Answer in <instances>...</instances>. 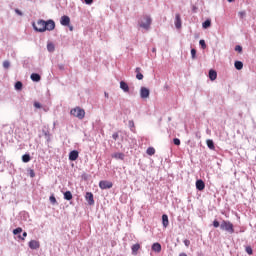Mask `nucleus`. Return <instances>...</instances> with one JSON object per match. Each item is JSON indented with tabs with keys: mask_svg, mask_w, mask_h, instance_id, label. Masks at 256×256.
Returning a JSON list of instances; mask_svg holds the SVG:
<instances>
[{
	"mask_svg": "<svg viewBox=\"0 0 256 256\" xmlns=\"http://www.w3.org/2000/svg\"><path fill=\"white\" fill-rule=\"evenodd\" d=\"M25 237H27V232H23L22 236L19 235L18 239H21L22 241H25Z\"/></svg>",
	"mask_w": 256,
	"mask_h": 256,
	"instance_id": "33",
	"label": "nucleus"
},
{
	"mask_svg": "<svg viewBox=\"0 0 256 256\" xmlns=\"http://www.w3.org/2000/svg\"><path fill=\"white\" fill-rule=\"evenodd\" d=\"M129 126H130V127H135V122H133L132 120L129 121Z\"/></svg>",
	"mask_w": 256,
	"mask_h": 256,
	"instance_id": "45",
	"label": "nucleus"
},
{
	"mask_svg": "<svg viewBox=\"0 0 256 256\" xmlns=\"http://www.w3.org/2000/svg\"><path fill=\"white\" fill-rule=\"evenodd\" d=\"M202 26L203 29H209V27H211V20H206L205 22H203Z\"/></svg>",
	"mask_w": 256,
	"mask_h": 256,
	"instance_id": "24",
	"label": "nucleus"
},
{
	"mask_svg": "<svg viewBox=\"0 0 256 256\" xmlns=\"http://www.w3.org/2000/svg\"><path fill=\"white\" fill-rule=\"evenodd\" d=\"M50 203H57V199L55 198V196H50Z\"/></svg>",
	"mask_w": 256,
	"mask_h": 256,
	"instance_id": "39",
	"label": "nucleus"
},
{
	"mask_svg": "<svg viewBox=\"0 0 256 256\" xmlns=\"http://www.w3.org/2000/svg\"><path fill=\"white\" fill-rule=\"evenodd\" d=\"M21 233H23V228H21V227H18V228L13 230L14 235H19Z\"/></svg>",
	"mask_w": 256,
	"mask_h": 256,
	"instance_id": "27",
	"label": "nucleus"
},
{
	"mask_svg": "<svg viewBox=\"0 0 256 256\" xmlns=\"http://www.w3.org/2000/svg\"><path fill=\"white\" fill-rule=\"evenodd\" d=\"M53 29H55V21H45V31H53Z\"/></svg>",
	"mask_w": 256,
	"mask_h": 256,
	"instance_id": "7",
	"label": "nucleus"
},
{
	"mask_svg": "<svg viewBox=\"0 0 256 256\" xmlns=\"http://www.w3.org/2000/svg\"><path fill=\"white\" fill-rule=\"evenodd\" d=\"M173 143L174 145H181V140H179V138H174Z\"/></svg>",
	"mask_w": 256,
	"mask_h": 256,
	"instance_id": "34",
	"label": "nucleus"
},
{
	"mask_svg": "<svg viewBox=\"0 0 256 256\" xmlns=\"http://www.w3.org/2000/svg\"><path fill=\"white\" fill-rule=\"evenodd\" d=\"M70 31H73V26H70Z\"/></svg>",
	"mask_w": 256,
	"mask_h": 256,
	"instance_id": "50",
	"label": "nucleus"
},
{
	"mask_svg": "<svg viewBox=\"0 0 256 256\" xmlns=\"http://www.w3.org/2000/svg\"><path fill=\"white\" fill-rule=\"evenodd\" d=\"M114 159H120L121 161H123V159L125 158V154L123 153H115L113 154Z\"/></svg>",
	"mask_w": 256,
	"mask_h": 256,
	"instance_id": "23",
	"label": "nucleus"
},
{
	"mask_svg": "<svg viewBox=\"0 0 256 256\" xmlns=\"http://www.w3.org/2000/svg\"><path fill=\"white\" fill-rule=\"evenodd\" d=\"M31 79H32V81L39 82V81H41V76L37 73H33V74H31Z\"/></svg>",
	"mask_w": 256,
	"mask_h": 256,
	"instance_id": "21",
	"label": "nucleus"
},
{
	"mask_svg": "<svg viewBox=\"0 0 256 256\" xmlns=\"http://www.w3.org/2000/svg\"><path fill=\"white\" fill-rule=\"evenodd\" d=\"M136 79H138V81H142L143 79V74L141 73V68L140 67H137L136 68Z\"/></svg>",
	"mask_w": 256,
	"mask_h": 256,
	"instance_id": "18",
	"label": "nucleus"
},
{
	"mask_svg": "<svg viewBox=\"0 0 256 256\" xmlns=\"http://www.w3.org/2000/svg\"><path fill=\"white\" fill-rule=\"evenodd\" d=\"M64 199H65L66 201H71V199H73V194L71 193V191H66V192L64 193Z\"/></svg>",
	"mask_w": 256,
	"mask_h": 256,
	"instance_id": "20",
	"label": "nucleus"
},
{
	"mask_svg": "<svg viewBox=\"0 0 256 256\" xmlns=\"http://www.w3.org/2000/svg\"><path fill=\"white\" fill-rule=\"evenodd\" d=\"M78 158H79V152L77 150H73L69 153L70 161H77Z\"/></svg>",
	"mask_w": 256,
	"mask_h": 256,
	"instance_id": "10",
	"label": "nucleus"
},
{
	"mask_svg": "<svg viewBox=\"0 0 256 256\" xmlns=\"http://www.w3.org/2000/svg\"><path fill=\"white\" fill-rule=\"evenodd\" d=\"M149 95H151V91L147 87H141L140 89L141 99H149Z\"/></svg>",
	"mask_w": 256,
	"mask_h": 256,
	"instance_id": "4",
	"label": "nucleus"
},
{
	"mask_svg": "<svg viewBox=\"0 0 256 256\" xmlns=\"http://www.w3.org/2000/svg\"><path fill=\"white\" fill-rule=\"evenodd\" d=\"M112 137H113V139H114L115 141H117V139H119V134H118V133H114V134L112 135Z\"/></svg>",
	"mask_w": 256,
	"mask_h": 256,
	"instance_id": "42",
	"label": "nucleus"
},
{
	"mask_svg": "<svg viewBox=\"0 0 256 256\" xmlns=\"http://www.w3.org/2000/svg\"><path fill=\"white\" fill-rule=\"evenodd\" d=\"M132 255H137V251H139V249H141V245L140 244H134L132 247Z\"/></svg>",
	"mask_w": 256,
	"mask_h": 256,
	"instance_id": "19",
	"label": "nucleus"
},
{
	"mask_svg": "<svg viewBox=\"0 0 256 256\" xmlns=\"http://www.w3.org/2000/svg\"><path fill=\"white\" fill-rule=\"evenodd\" d=\"M30 177H35V172L33 170H30Z\"/></svg>",
	"mask_w": 256,
	"mask_h": 256,
	"instance_id": "46",
	"label": "nucleus"
},
{
	"mask_svg": "<svg viewBox=\"0 0 256 256\" xmlns=\"http://www.w3.org/2000/svg\"><path fill=\"white\" fill-rule=\"evenodd\" d=\"M246 253H248V255H253V249L251 247H247Z\"/></svg>",
	"mask_w": 256,
	"mask_h": 256,
	"instance_id": "37",
	"label": "nucleus"
},
{
	"mask_svg": "<svg viewBox=\"0 0 256 256\" xmlns=\"http://www.w3.org/2000/svg\"><path fill=\"white\" fill-rule=\"evenodd\" d=\"M228 1V3H233V1H235V0H227Z\"/></svg>",
	"mask_w": 256,
	"mask_h": 256,
	"instance_id": "48",
	"label": "nucleus"
},
{
	"mask_svg": "<svg viewBox=\"0 0 256 256\" xmlns=\"http://www.w3.org/2000/svg\"><path fill=\"white\" fill-rule=\"evenodd\" d=\"M219 221H217V220H214L213 221V226L215 227V228H217V227H219Z\"/></svg>",
	"mask_w": 256,
	"mask_h": 256,
	"instance_id": "43",
	"label": "nucleus"
},
{
	"mask_svg": "<svg viewBox=\"0 0 256 256\" xmlns=\"http://www.w3.org/2000/svg\"><path fill=\"white\" fill-rule=\"evenodd\" d=\"M99 187L100 189H111L113 187V182L107 181V180H102L99 182Z\"/></svg>",
	"mask_w": 256,
	"mask_h": 256,
	"instance_id": "5",
	"label": "nucleus"
},
{
	"mask_svg": "<svg viewBox=\"0 0 256 256\" xmlns=\"http://www.w3.org/2000/svg\"><path fill=\"white\" fill-rule=\"evenodd\" d=\"M15 12H16L18 15H23V13H22L19 9H16Z\"/></svg>",
	"mask_w": 256,
	"mask_h": 256,
	"instance_id": "47",
	"label": "nucleus"
},
{
	"mask_svg": "<svg viewBox=\"0 0 256 256\" xmlns=\"http://www.w3.org/2000/svg\"><path fill=\"white\" fill-rule=\"evenodd\" d=\"M10 66H11V63H9V61L6 60L3 62L4 69H9Z\"/></svg>",
	"mask_w": 256,
	"mask_h": 256,
	"instance_id": "32",
	"label": "nucleus"
},
{
	"mask_svg": "<svg viewBox=\"0 0 256 256\" xmlns=\"http://www.w3.org/2000/svg\"><path fill=\"white\" fill-rule=\"evenodd\" d=\"M153 52H155V48H153Z\"/></svg>",
	"mask_w": 256,
	"mask_h": 256,
	"instance_id": "51",
	"label": "nucleus"
},
{
	"mask_svg": "<svg viewBox=\"0 0 256 256\" xmlns=\"http://www.w3.org/2000/svg\"><path fill=\"white\" fill-rule=\"evenodd\" d=\"M35 31L45 33V20H38L37 24H33Z\"/></svg>",
	"mask_w": 256,
	"mask_h": 256,
	"instance_id": "3",
	"label": "nucleus"
},
{
	"mask_svg": "<svg viewBox=\"0 0 256 256\" xmlns=\"http://www.w3.org/2000/svg\"><path fill=\"white\" fill-rule=\"evenodd\" d=\"M31 160V156L29 154H24L22 156V161H30Z\"/></svg>",
	"mask_w": 256,
	"mask_h": 256,
	"instance_id": "30",
	"label": "nucleus"
},
{
	"mask_svg": "<svg viewBox=\"0 0 256 256\" xmlns=\"http://www.w3.org/2000/svg\"><path fill=\"white\" fill-rule=\"evenodd\" d=\"M199 45L202 47V49H207V44L205 43V40H200Z\"/></svg>",
	"mask_w": 256,
	"mask_h": 256,
	"instance_id": "31",
	"label": "nucleus"
},
{
	"mask_svg": "<svg viewBox=\"0 0 256 256\" xmlns=\"http://www.w3.org/2000/svg\"><path fill=\"white\" fill-rule=\"evenodd\" d=\"M162 225L165 227V229L166 227H169V216H167V214L162 216Z\"/></svg>",
	"mask_w": 256,
	"mask_h": 256,
	"instance_id": "14",
	"label": "nucleus"
},
{
	"mask_svg": "<svg viewBox=\"0 0 256 256\" xmlns=\"http://www.w3.org/2000/svg\"><path fill=\"white\" fill-rule=\"evenodd\" d=\"M86 5H91L93 3V0H84Z\"/></svg>",
	"mask_w": 256,
	"mask_h": 256,
	"instance_id": "44",
	"label": "nucleus"
},
{
	"mask_svg": "<svg viewBox=\"0 0 256 256\" xmlns=\"http://www.w3.org/2000/svg\"><path fill=\"white\" fill-rule=\"evenodd\" d=\"M152 251H155V253H161V244L160 243H154L152 245Z\"/></svg>",
	"mask_w": 256,
	"mask_h": 256,
	"instance_id": "16",
	"label": "nucleus"
},
{
	"mask_svg": "<svg viewBox=\"0 0 256 256\" xmlns=\"http://www.w3.org/2000/svg\"><path fill=\"white\" fill-rule=\"evenodd\" d=\"M207 146L209 149H215V144L213 143V140H207Z\"/></svg>",
	"mask_w": 256,
	"mask_h": 256,
	"instance_id": "28",
	"label": "nucleus"
},
{
	"mask_svg": "<svg viewBox=\"0 0 256 256\" xmlns=\"http://www.w3.org/2000/svg\"><path fill=\"white\" fill-rule=\"evenodd\" d=\"M15 89H17V91H21V89H23V83L21 81L16 82Z\"/></svg>",
	"mask_w": 256,
	"mask_h": 256,
	"instance_id": "26",
	"label": "nucleus"
},
{
	"mask_svg": "<svg viewBox=\"0 0 256 256\" xmlns=\"http://www.w3.org/2000/svg\"><path fill=\"white\" fill-rule=\"evenodd\" d=\"M240 19H243L245 17V15H247V13L245 11H241L238 13Z\"/></svg>",
	"mask_w": 256,
	"mask_h": 256,
	"instance_id": "35",
	"label": "nucleus"
},
{
	"mask_svg": "<svg viewBox=\"0 0 256 256\" xmlns=\"http://www.w3.org/2000/svg\"><path fill=\"white\" fill-rule=\"evenodd\" d=\"M175 27H176V29H181V15L180 14H176Z\"/></svg>",
	"mask_w": 256,
	"mask_h": 256,
	"instance_id": "13",
	"label": "nucleus"
},
{
	"mask_svg": "<svg viewBox=\"0 0 256 256\" xmlns=\"http://www.w3.org/2000/svg\"><path fill=\"white\" fill-rule=\"evenodd\" d=\"M146 153L147 155H153L155 153V148L153 147H149L147 150H146Z\"/></svg>",
	"mask_w": 256,
	"mask_h": 256,
	"instance_id": "29",
	"label": "nucleus"
},
{
	"mask_svg": "<svg viewBox=\"0 0 256 256\" xmlns=\"http://www.w3.org/2000/svg\"><path fill=\"white\" fill-rule=\"evenodd\" d=\"M196 55H197V50L192 49V50H191L192 59H195Z\"/></svg>",
	"mask_w": 256,
	"mask_h": 256,
	"instance_id": "36",
	"label": "nucleus"
},
{
	"mask_svg": "<svg viewBox=\"0 0 256 256\" xmlns=\"http://www.w3.org/2000/svg\"><path fill=\"white\" fill-rule=\"evenodd\" d=\"M234 67H235V69H237L238 71H241V69H243V62H241V61H236V62L234 63Z\"/></svg>",
	"mask_w": 256,
	"mask_h": 256,
	"instance_id": "22",
	"label": "nucleus"
},
{
	"mask_svg": "<svg viewBox=\"0 0 256 256\" xmlns=\"http://www.w3.org/2000/svg\"><path fill=\"white\" fill-rule=\"evenodd\" d=\"M144 21L145 22H142L140 24V27H142L143 29H149V27H151V17L145 16Z\"/></svg>",
	"mask_w": 256,
	"mask_h": 256,
	"instance_id": "6",
	"label": "nucleus"
},
{
	"mask_svg": "<svg viewBox=\"0 0 256 256\" xmlns=\"http://www.w3.org/2000/svg\"><path fill=\"white\" fill-rule=\"evenodd\" d=\"M120 89H123L125 93H129V85L125 81L120 82Z\"/></svg>",
	"mask_w": 256,
	"mask_h": 256,
	"instance_id": "15",
	"label": "nucleus"
},
{
	"mask_svg": "<svg viewBox=\"0 0 256 256\" xmlns=\"http://www.w3.org/2000/svg\"><path fill=\"white\" fill-rule=\"evenodd\" d=\"M235 51H238V53H241V52L243 51V47L237 45V46L235 47Z\"/></svg>",
	"mask_w": 256,
	"mask_h": 256,
	"instance_id": "38",
	"label": "nucleus"
},
{
	"mask_svg": "<svg viewBox=\"0 0 256 256\" xmlns=\"http://www.w3.org/2000/svg\"><path fill=\"white\" fill-rule=\"evenodd\" d=\"M196 189H198V191H203V189H205V182H203V180H197Z\"/></svg>",
	"mask_w": 256,
	"mask_h": 256,
	"instance_id": "12",
	"label": "nucleus"
},
{
	"mask_svg": "<svg viewBox=\"0 0 256 256\" xmlns=\"http://www.w3.org/2000/svg\"><path fill=\"white\" fill-rule=\"evenodd\" d=\"M220 229H222V231H227V233H230V234L235 233V228L233 227V223L227 220H223L221 222Z\"/></svg>",
	"mask_w": 256,
	"mask_h": 256,
	"instance_id": "1",
	"label": "nucleus"
},
{
	"mask_svg": "<svg viewBox=\"0 0 256 256\" xmlns=\"http://www.w3.org/2000/svg\"><path fill=\"white\" fill-rule=\"evenodd\" d=\"M105 97L109 98V94H108V93H105Z\"/></svg>",
	"mask_w": 256,
	"mask_h": 256,
	"instance_id": "49",
	"label": "nucleus"
},
{
	"mask_svg": "<svg viewBox=\"0 0 256 256\" xmlns=\"http://www.w3.org/2000/svg\"><path fill=\"white\" fill-rule=\"evenodd\" d=\"M184 245H185L186 247H189V245H191V241L185 239V240H184Z\"/></svg>",
	"mask_w": 256,
	"mask_h": 256,
	"instance_id": "41",
	"label": "nucleus"
},
{
	"mask_svg": "<svg viewBox=\"0 0 256 256\" xmlns=\"http://www.w3.org/2000/svg\"><path fill=\"white\" fill-rule=\"evenodd\" d=\"M34 107H35L36 109H41V103H39V102H34Z\"/></svg>",
	"mask_w": 256,
	"mask_h": 256,
	"instance_id": "40",
	"label": "nucleus"
},
{
	"mask_svg": "<svg viewBox=\"0 0 256 256\" xmlns=\"http://www.w3.org/2000/svg\"><path fill=\"white\" fill-rule=\"evenodd\" d=\"M47 50H48L50 53H53V51H55V45H53V43L47 44Z\"/></svg>",
	"mask_w": 256,
	"mask_h": 256,
	"instance_id": "25",
	"label": "nucleus"
},
{
	"mask_svg": "<svg viewBox=\"0 0 256 256\" xmlns=\"http://www.w3.org/2000/svg\"><path fill=\"white\" fill-rule=\"evenodd\" d=\"M70 115L76 117L77 119H85V110L81 107H75L71 109Z\"/></svg>",
	"mask_w": 256,
	"mask_h": 256,
	"instance_id": "2",
	"label": "nucleus"
},
{
	"mask_svg": "<svg viewBox=\"0 0 256 256\" xmlns=\"http://www.w3.org/2000/svg\"><path fill=\"white\" fill-rule=\"evenodd\" d=\"M28 245L33 250L39 249V247H41V244L37 240H31Z\"/></svg>",
	"mask_w": 256,
	"mask_h": 256,
	"instance_id": "11",
	"label": "nucleus"
},
{
	"mask_svg": "<svg viewBox=\"0 0 256 256\" xmlns=\"http://www.w3.org/2000/svg\"><path fill=\"white\" fill-rule=\"evenodd\" d=\"M85 199L86 201H88V205H95V200L93 199V193L87 192Z\"/></svg>",
	"mask_w": 256,
	"mask_h": 256,
	"instance_id": "9",
	"label": "nucleus"
},
{
	"mask_svg": "<svg viewBox=\"0 0 256 256\" xmlns=\"http://www.w3.org/2000/svg\"><path fill=\"white\" fill-rule=\"evenodd\" d=\"M209 79H210V81H215V79H217V71L210 70L209 71Z\"/></svg>",
	"mask_w": 256,
	"mask_h": 256,
	"instance_id": "17",
	"label": "nucleus"
},
{
	"mask_svg": "<svg viewBox=\"0 0 256 256\" xmlns=\"http://www.w3.org/2000/svg\"><path fill=\"white\" fill-rule=\"evenodd\" d=\"M60 23L61 25H63L64 27H68V25L71 23V18H69V16H62L60 19Z\"/></svg>",
	"mask_w": 256,
	"mask_h": 256,
	"instance_id": "8",
	"label": "nucleus"
}]
</instances>
